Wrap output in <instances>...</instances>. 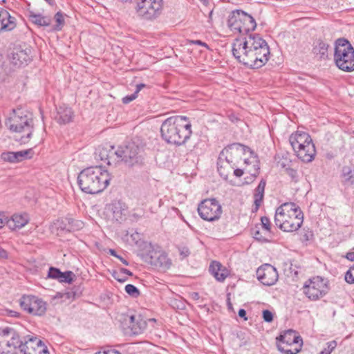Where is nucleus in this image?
I'll use <instances>...</instances> for the list:
<instances>
[{"mask_svg": "<svg viewBox=\"0 0 354 354\" xmlns=\"http://www.w3.org/2000/svg\"><path fill=\"white\" fill-rule=\"evenodd\" d=\"M233 56L250 68H259L269 60L270 48L259 34H250L243 39H236L232 44Z\"/></svg>", "mask_w": 354, "mask_h": 354, "instance_id": "obj_1", "label": "nucleus"}, {"mask_svg": "<svg viewBox=\"0 0 354 354\" xmlns=\"http://www.w3.org/2000/svg\"><path fill=\"white\" fill-rule=\"evenodd\" d=\"M95 158L107 165H117L123 162L127 167L142 166L144 164L143 149L134 141L120 145L117 149L113 145H106L99 147L95 152Z\"/></svg>", "mask_w": 354, "mask_h": 354, "instance_id": "obj_2", "label": "nucleus"}, {"mask_svg": "<svg viewBox=\"0 0 354 354\" xmlns=\"http://www.w3.org/2000/svg\"><path fill=\"white\" fill-rule=\"evenodd\" d=\"M160 133L166 142L180 146L189 139L192 133V124L186 116H171L162 123Z\"/></svg>", "mask_w": 354, "mask_h": 354, "instance_id": "obj_3", "label": "nucleus"}, {"mask_svg": "<svg viewBox=\"0 0 354 354\" xmlns=\"http://www.w3.org/2000/svg\"><path fill=\"white\" fill-rule=\"evenodd\" d=\"M110 180L109 172L98 166L84 169L77 176L80 189L89 194L102 192L109 185Z\"/></svg>", "mask_w": 354, "mask_h": 354, "instance_id": "obj_4", "label": "nucleus"}, {"mask_svg": "<svg viewBox=\"0 0 354 354\" xmlns=\"http://www.w3.org/2000/svg\"><path fill=\"white\" fill-rule=\"evenodd\" d=\"M304 214L294 203H284L275 212L274 223L281 230L295 232L302 225Z\"/></svg>", "mask_w": 354, "mask_h": 354, "instance_id": "obj_5", "label": "nucleus"}, {"mask_svg": "<svg viewBox=\"0 0 354 354\" xmlns=\"http://www.w3.org/2000/svg\"><path fill=\"white\" fill-rule=\"evenodd\" d=\"M250 149L240 143H232L225 147L220 153L218 161V171L224 179H227L228 174H225L223 169L226 165L230 166L231 169H234L241 159V155L245 154Z\"/></svg>", "mask_w": 354, "mask_h": 354, "instance_id": "obj_6", "label": "nucleus"}, {"mask_svg": "<svg viewBox=\"0 0 354 354\" xmlns=\"http://www.w3.org/2000/svg\"><path fill=\"white\" fill-rule=\"evenodd\" d=\"M334 62L340 70L345 72L354 71V48L344 38H339L335 41Z\"/></svg>", "mask_w": 354, "mask_h": 354, "instance_id": "obj_7", "label": "nucleus"}, {"mask_svg": "<svg viewBox=\"0 0 354 354\" xmlns=\"http://www.w3.org/2000/svg\"><path fill=\"white\" fill-rule=\"evenodd\" d=\"M6 127L12 132L27 131V136L21 138V142L26 143L32 137L33 120L31 115L21 109L13 110V113L6 121Z\"/></svg>", "mask_w": 354, "mask_h": 354, "instance_id": "obj_8", "label": "nucleus"}, {"mask_svg": "<svg viewBox=\"0 0 354 354\" xmlns=\"http://www.w3.org/2000/svg\"><path fill=\"white\" fill-rule=\"evenodd\" d=\"M227 24L232 30L243 35L254 30L257 27L253 17L241 10H236L230 13Z\"/></svg>", "mask_w": 354, "mask_h": 354, "instance_id": "obj_9", "label": "nucleus"}, {"mask_svg": "<svg viewBox=\"0 0 354 354\" xmlns=\"http://www.w3.org/2000/svg\"><path fill=\"white\" fill-rule=\"evenodd\" d=\"M163 10V0H136L135 12L145 21H153L158 18Z\"/></svg>", "mask_w": 354, "mask_h": 354, "instance_id": "obj_10", "label": "nucleus"}, {"mask_svg": "<svg viewBox=\"0 0 354 354\" xmlns=\"http://www.w3.org/2000/svg\"><path fill=\"white\" fill-rule=\"evenodd\" d=\"M303 292L311 301L324 297L330 290L328 280L320 276L308 279L303 286Z\"/></svg>", "mask_w": 354, "mask_h": 354, "instance_id": "obj_11", "label": "nucleus"}, {"mask_svg": "<svg viewBox=\"0 0 354 354\" xmlns=\"http://www.w3.org/2000/svg\"><path fill=\"white\" fill-rule=\"evenodd\" d=\"M278 350L284 354H297L301 348L302 338L293 330H286L277 337Z\"/></svg>", "mask_w": 354, "mask_h": 354, "instance_id": "obj_12", "label": "nucleus"}, {"mask_svg": "<svg viewBox=\"0 0 354 354\" xmlns=\"http://www.w3.org/2000/svg\"><path fill=\"white\" fill-rule=\"evenodd\" d=\"M22 340L12 328H0V354H15L19 349Z\"/></svg>", "mask_w": 354, "mask_h": 354, "instance_id": "obj_13", "label": "nucleus"}, {"mask_svg": "<svg viewBox=\"0 0 354 354\" xmlns=\"http://www.w3.org/2000/svg\"><path fill=\"white\" fill-rule=\"evenodd\" d=\"M198 212L202 219L213 222L220 218L222 207L216 199L207 198L198 205Z\"/></svg>", "mask_w": 354, "mask_h": 354, "instance_id": "obj_14", "label": "nucleus"}, {"mask_svg": "<svg viewBox=\"0 0 354 354\" xmlns=\"http://www.w3.org/2000/svg\"><path fill=\"white\" fill-rule=\"evenodd\" d=\"M19 305L24 311L35 316H42L46 311V303L32 295H24L19 299Z\"/></svg>", "mask_w": 354, "mask_h": 354, "instance_id": "obj_15", "label": "nucleus"}, {"mask_svg": "<svg viewBox=\"0 0 354 354\" xmlns=\"http://www.w3.org/2000/svg\"><path fill=\"white\" fill-rule=\"evenodd\" d=\"M257 277L265 286H272L278 280V272L277 269L270 264L262 265L257 270Z\"/></svg>", "mask_w": 354, "mask_h": 354, "instance_id": "obj_16", "label": "nucleus"}, {"mask_svg": "<svg viewBox=\"0 0 354 354\" xmlns=\"http://www.w3.org/2000/svg\"><path fill=\"white\" fill-rule=\"evenodd\" d=\"M19 351L23 354H49L47 347L37 337L22 341Z\"/></svg>", "mask_w": 354, "mask_h": 354, "instance_id": "obj_17", "label": "nucleus"}, {"mask_svg": "<svg viewBox=\"0 0 354 354\" xmlns=\"http://www.w3.org/2000/svg\"><path fill=\"white\" fill-rule=\"evenodd\" d=\"M145 261L158 269L166 270L171 266L167 255L159 251H149L145 257Z\"/></svg>", "mask_w": 354, "mask_h": 354, "instance_id": "obj_18", "label": "nucleus"}, {"mask_svg": "<svg viewBox=\"0 0 354 354\" xmlns=\"http://www.w3.org/2000/svg\"><path fill=\"white\" fill-rule=\"evenodd\" d=\"M30 49L15 48L10 56V62L16 66L20 67L27 65L28 62L31 60Z\"/></svg>", "mask_w": 354, "mask_h": 354, "instance_id": "obj_19", "label": "nucleus"}, {"mask_svg": "<svg viewBox=\"0 0 354 354\" xmlns=\"http://www.w3.org/2000/svg\"><path fill=\"white\" fill-rule=\"evenodd\" d=\"M312 141L310 136L304 131H297L295 133H292L289 138L290 144L294 151Z\"/></svg>", "mask_w": 354, "mask_h": 354, "instance_id": "obj_20", "label": "nucleus"}, {"mask_svg": "<svg viewBox=\"0 0 354 354\" xmlns=\"http://www.w3.org/2000/svg\"><path fill=\"white\" fill-rule=\"evenodd\" d=\"M295 152L297 153V157L303 162H309L314 159L316 150L315 145L312 141L307 145H304V147L297 148Z\"/></svg>", "mask_w": 354, "mask_h": 354, "instance_id": "obj_21", "label": "nucleus"}, {"mask_svg": "<svg viewBox=\"0 0 354 354\" xmlns=\"http://www.w3.org/2000/svg\"><path fill=\"white\" fill-rule=\"evenodd\" d=\"M129 328L133 335L142 333L147 328V321L140 314L131 315L129 318Z\"/></svg>", "mask_w": 354, "mask_h": 354, "instance_id": "obj_22", "label": "nucleus"}, {"mask_svg": "<svg viewBox=\"0 0 354 354\" xmlns=\"http://www.w3.org/2000/svg\"><path fill=\"white\" fill-rule=\"evenodd\" d=\"M244 162L246 164V167L244 170L250 174V176L245 178L246 182L248 183L249 182L254 181L259 175L260 164L257 157L256 156L252 158V161H250L248 159H245Z\"/></svg>", "mask_w": 354, "mask_h": 354, "instance_id": "obj_23", "label": "nucleus"}, {"mask_svg": "<svg viewBox=\"0 0 354 354\" xmlns=\"http://www.w3.org/2000/svg\"><path fill=\"white\" fill-rule=\"evenodd\" d=\"M209 271L220 282L223 281L229 275L227 269L218 261H212L211 263Z\"/></svg>", "mask_w": 354, "mask_h": 354, "instance_id": "obj_24", "label": "nucleus"}, {"mask_svg": "<svg viewBox=\"0 0 354 354\" xmlns=\"http://www.w3.org/2000/svg\"><path fill=\"white\" fill-rule=\"evenodd\" d=\"M29 221L28 214H14L11 218L8 217L7 225L12 230H16L24 227Z\"/></svg>", "mask_w": 354, "mask_h": 354, "instance_id": "obj_25", "label": "nucleus"}, {"mask_svg": "<svg viewBox=\"0 0 354 354\" xmlns=\"http://www.w3.org/2000/svg\"><path fill=\"white\" fill-rule=\"evenodd\" d=\"M27 16L32 24L39 27H48L51 24V18L49 16H44L41 13H35L32 10H28Z\"/></svg>", "mask_w": 354, "mask_h": 354, "instance_id": "obj_26", "label": "nucleus"}, {"mask_svg": "<svg viewBox=\"0 0 354 354\" xmlns=\"http://www.w3.org/2000/svg\"><path fill=\"white\" fill-rule=\"evenodd\" d=\"M15 27V18L11 17L7 10H0V32L12 30Z\"/></svg>", "mask_w": 354, "mask_h": 354, "instance_id": "obj_27", "label": "nucleus"}, {"mask_svg": "<svg viewBox=\"0 0 354 354\" xmlns=\"http://www.w3.org/2000/svg\"><path fill=\"white\" fill-rule=\"evenodd\" d=\"M73 117L72 109L65 105L59 106L57 109V115L56 119L59 124H66L70 122Z\"/></svg>", "mask_w": 354, "mask_h": 354, "instance_id": "obj_28", "label": "nucleus"}, {"mask_svg": "<svg viewBox=\"0 0 354 354\" xmlns=\"http://www.w3.org/2000/svg\"><path fill=\"white\" fill-rule=\"evenodd\" d=\"M266 185V181L264 179H261L259 182L257 187L254 189V198L255 210L257 211L260 207L264 196V191Z\"/></svg>", "mask_w": 354, "mask_h": 354, "instance_id": "obj_29", "label": "nucleus"}, {"mask_svg": "<svg viewBox=\"0 0 354 354\" xmlns=\"http://www.w3.org/2000/svg\"><path fill=\"white\" fill-rule=\"evenodd\" d=\"M342 182L347 187L354 184V169L345 166L342 168Z\"/></svg>", "mask_w": 354, "mask_h": 354, "instance_id": "obj_30", "label": "nucleus"}, {"mask_svg": "<svg viewBox=\"0 0 354 354\" xmlns=\"http://www.w3.org/2000/svg\"><path fill=\"white\" fill-rule=\"evenodd\" d=\"M328 44L323 41L319 40L313 48V53L320 59H325L328 57Z\"/></svg>", "mask_w": 354, "mask_h": 354, "instance_id": "obj_31", "label": "nucleus"}, {"mask_svg": "<svg viewBox=\"0 0 354 354\" xmlns=\"http://www.w3.org/2000/svg\"><path fill=\"white\" fill-rule=\"evenodd\" d=\"M64 230L67 231H77L82 229L84 226V223L80 220H75L73 218H66Z\"/></svg>", "mask_w": 354, "mask_h": 354, "instance_id": "obj_32", "label": "nucleus"}, {"mask_svg": "<svg viewBox=\"0 0 354 354\" xmlns=\"http://www.w3.org/2000/svg\"><path fill=\"white\" fill-rule=\"evenodd\" d=\"M55 24L53 26L52 30L55 31H60L65 24L64 15L59 11L54 16Z\"/></svg>", "mask_w": 354, "mask_h": 354, "instance_id": "obj_33", "label": "nucleus"}, {"mask_svg": "<svg viewBox=\"0 0 354 354\" xmlns=\"http://www.w3.org/2000/svg\"><path fill=\"white\" fill-rule=\"evenodd\" d=\"M15 153L17 155V161L19 162L23 161L24 160L30 158L33 152L32 149H29L26 150L15 151Z\"/></svg>", "mask_w": 354, "mask_h": 354, "instance_id": "obj_34", "label": "nucleus"}, {"mask_svg": "<svg viewBox=\"0 0 354 354\" xmlns=\"http://www.w3.org/2000/svg\"><path fill=\"white\" fill-rule=\"evenodd\" d=\"M1 158L5 162L11 163L18 162L16 153L14 151L3 152L1 153Z\"/></svg>", "mask_w": 354, "mask_h": 354, "instance_id": "obj_35", "label": "nucleus"}, {"mask_svg": "<svg viewBox=\"0 0 354 354\" xmlns=\"http://www.w3.org/2000/svg\"><path fill=\"white\" fill-rule=\"evenodd\" d=\"M124 290L129 296L133 298H137L140 295L138 288L132 284L126 285Z\"/></svg>", "mask_w": 354, "mask_h": 354, "instance_id": "obj_36", "label": "nucleus"}, {"mask_svg": "<svg viewBox=\"0 0 354 354\" xmlns=\"http://www.w3.org/2000/svg\"><path fill=\"white\" fill-rule=\"evenodd\" d=\"M75 275L72 271L62 272L58 281L61 283H71L73 281V277Z\"/></svg>", "mask_w": 354, "mask_h": 354, "instance_id": "obj_37", "label": "nucleus"}, {"mask_svg": "<svg viewBox=\"0 0 354 354\" xmlns=\"http://www.w3.org/2000/svg\"><path fill=\"white\" fill-rule=\"evenodd\" d=\"M112 211L113 214V217L118 221L119 219L122 218V209L120 203H115L112 205Z\"/></svg>", "mask_w": 354, "mask_h": 354, "instance_id": "obj_38", "label": "nucleus"}, {"mask_svg": "<svg viewBox=\"0 0 354 354\" xmlns=\"http://www.w3.org/2000/svg\"><path fill=\"white\" fill-rule=\"evenodd\" d=\"M62 272H61L59 269L50 267L48 270V277L58 280L60 275L62 274Z\"/></svg>", "mask_w": 354, "mask_h": 354, "instance_id": "obj_39", "label": "nucleus"}, {"mask_svg": "<svg viewBox=\"0 0 354 354\" xmlns=\"http://www.w3.org/2000/svg\"><path fill=\"white\" fill-rule=\"evenodd\" d=\"M345 280L348 283H354V264L350 267L345 274Z\"/></svg>", "mask_w": 354, "mask_h": 354, "instance_id": "obj_40", "label": "nucleus"}, {"mask_svg": "<svg viewBox=\"0 0 354 354\" xmlns=\"http://www.w3.org/2000/svg\"><path fill=\"white\" fill-rule=\"evenodd\" d=\"M286 174L290 177L291 180L295 183L299 180L298 174L297 170L288 167L286 169Z\"/></svg>", "mask_w": 354, "mask_h": 354, "instance_id": "obj_41", "label": "nucleus"}, {"mask_svg": "<svg viewBox=\"0 0 354 354\" xmlns=\"http://www.w3.org/2000/svg\"><path fill=\"white\" fill-rule=\"evenodd\" d=\"M261 225L266 233L270 232V219L266 216H262L261 218Z\"/></svg>", "mask_w": 354, "mask_h": 354, "instance_id": "obj_42", "label": "nucleus"}, {"mask_svg": "<svg viewBox=\"0 0 354 354\" xmlns=\"http://www.w3.org/2000/svg\"><path fill=\"white\" fill-rule=\"evenodd\" d=\"M178 251H179L181 259H183L187 257L190 254V251H189V248L185 246L178 248Z\"/></svg>", "mask_w": 354, "mask_h": 354, "instance_id": "obj_43", "label": "nucleus"}, {"mask_svg": "<svg viewBox=\"0 0 354 354\" xmlns=\"http://www.w3.org/2000/svg\"><path fill=\"white\" fill-rule=\"evenodd\" d=\"M263 318L266 322H271L273 320V315L269 310H264L263 311Z\"/></svg>", "mask_w": 354, "mask_h": 354, "instance_id": "obj_44", "label": "nucleus"}, {"mask_svg": "<svg viewBox=\"0 0 354 354\" xmlns=\"http://www.w3.org/2000/svg\"><path fill=\"white\" fill-rule=\"evenodd\" d=\"M138 97L137 92H135L132 93L131 95H127L122 98V102L124 104H129V102H132L135 99H136Z\"/></svg>", "mask_w": 354, "mask_h": 354, "instance_id": "obj_45", "label": "nucleus"}, {"mask_svg": "<svg viewBox=\"0 0 354 354\" xmlns=\"http://www.w3.org/2000/svg\"><path fill=\"white\" fill-rule=\"evenodd\" d=\"M109 254H110L111 255H112V256H113V257H115L118 258V259H120V261H121L123 264H124L125 266H128V265H129V262H128L126 259H124L122 257H121V256L118 255V254H117V252H115V250H113V249H110V250H109Z\"/></svg>", "mask_w": 354, "mask_h": 354, "instance_id": "obj_46", "label": "nucleus"}, {"mask_svg": "<svg viewBox=\"0 0 354 354\" xmlns=\"http://www.w3.org/2000/svg\"><path fill=\"white\" fill-rule=\"evenodd\" d=\"M253 234H254V239H256L257 240L261 241H267V239L265 238L264 236H263L259 230L254 231L253 232Z\"/></svg>", "mask_w": 354, "mask_h": 354, "instance_id": "obj_47", "label": "nucleus"}, {"mask_svg": "<svg viewBox=\"0 0 354 354\" xmlns=\"http://www.w3.org/2000/svg\"><path fill=\"white\" fill-rule=\"evenodd\" d=\"M8 216L3 214H0V229L2 228L5 225H7Z\"/></svg>", "mask_w": 354, "mask_h": 354, "instance_id": "obj_48", "label": "nucleus"}, {"mask_svg": "<svg viewBox=\"0 0 354 354\" xmlns=\"http://www.w3.org/2000/svg\"><path fill=\"white\" fill-rule=\"evenodd\" d=\"M328 347L326 348L327 351H330V353L336 347L337 343L335 341H331L327 343Z\"/></svg>", "mask_w": 354, "mask_h": 354, "instance_id": "obj_49", "label": "nucleus"}, {"mask_svg": "<svg viewBox=\"0 0 354 354\" xmlns=\"http://www.w3.org/2000/svg\"><path fill=\"white\" fill-rule=\"evenodd\" d=\"M95 354H120V353L114 349H109L107 351H104L103 352L99 351V352L96 353Z\"/></svg>", "mask_w": 354, "mask_h": 354, "instance_id": "obj_50", "label": "nucleus"}, {"mask_svg": "<svg viewBox=\"0 0 354 354\" xmlns=\"http://www.w3.org/2000/svg\"><path fill=\"white\" fill-rule=\"evenodd\" d=\"M131 238L132 239V241L138 244L140 239V234L138 232L133 233L131 235Z\"/></svg>", "mask_w": 354, "mask_h": 354, "instance_id": "obj_51", "label": "nucleus"}, {"mask_svg": "<svg viewBox=\"0 0 354 354\" xmlns=\"http://www.w3.org/2000/svg\"><path fill=\"white\" fill-rule=\"evenodd\" d=\"M238 315L240 317L243 318L245 321L248 320V317H246V311L245 310L241 308L239 310Z\"/></svg>", "mask_w": 354, "mask_h": 354, "instance_id": "obj_52", "label": "nucleus"}, {"mask_svg": "<svg viewBox=\"0 0 354 354\" xmlns=\"http://www.w3.org/2000/svg\"><path fill=\"white\" fill-rule=\"evenodd\" d=\"M113 277H114V278H115L117 281H120V282H122H122H124V281L127 280V277H120V276H119V273H115V274H113Z\"/></svg>", "mask_w": 354, "mask_h": 354, "instance_id": "obj_53", "label": "nucleus"}, {"mask_svg": "<svg viewBox=\"0 0 354 354\" xmlns=\"http://www.w3.org/2000/svg\"><path fill=\"white\" fill-rule=\"evenodd\" d=\"M8 257L7 252L0 247V259H6Z\"/></svg>", "mask_w": 354, "mask_h": 354, "instance_id": "obj_54", "label": "nucleus"}, {"mask_svg": "<svg viewBox=\"0 0 354 354\" xmlns=\"http://www.w3.org/2000/svg\"><path fill=\"white\" fill-rule=\"evenodd\" d=\"M234 174L236 176V177H241L242 176V175L243 174V169H235L234 170Z\"/></svg>", "mask_w": 354, "mask_h": 354, "instance_id": "obj_55", "label": "nucleus"}, {"mask_svg": "<svg viewBox=\"0 0 354 354\" xmlns=\"http://www.w3.org/2000/svg\"><path fill=\"white\" fill-rule=\"evenodd\" d=\"M120 273L125 274L129 276L133 275V273L130 270H129L128 269H126V268H123L120 270Z\"/></svg>", "mask_w": 354, "mask_h": 354, "instance_id": "obj_56", "label": "nucleus"}, {"mask_svg": "<svg viewBox=\"0 0 354 354\" xmlns=\"http://www.w3.org/2000/svg\"><path fill=\"white\" fill-rule=\"evenodd\" d=\"M346 257L348 260L354 261V251L348 252L346 255Z\"/></svg>", "mask_w": 354, "mask_h": 354, "instance_id": "obj_57", "label": "nucleus"}, {"mask_svg": "<svg viewBox=\"0 0 354 354\" xmlns=\"http://www.w3.org/2000/svg\"><path fill=\"white\" fill-rule=\"evenodd\" d=\"M146 87V84H138L136 85V89L135 91V92H137V94L141 91V89H142L143 88Z\"/></svg>", "mask_w": 354, "mask_h": 354, "instance_id": "obj_58", "label": "nucleus"}, {"mask_svg": "<svg viewBox=\"0 0 354 354\" xmlns=\"http://www.w3.org/2000/svg\"><path fill=\"white\" fill-rule=\"evenodd\" d=\"M194 43L200 46H207V44L201 40H196L194 41Z\"/></svg>", "mask_w": 354, "mask_h": 354, "instance_id": "obj_59", "label": "nucleus"}, {"mask_svg": "<svg viewBox=\"0 0 354 354\" xmlns=\"http://www.w3.org/2000/svg\"><path fill=\"white\" fill-rule=\"evenodd\" d=\"M9 313L11 317H17L19 315V313L13 310H10Z\"/></svg>", "mask_w": 354, "mask_h": 354, "instance_id": "obj_60", "label": "nucleus"}, {"mask_svg": "<svg viewBox=\"0 0 354 354\" xmlns=\"http://www.w3.org/2000/svg\"><path fill=\"white\" fill-rule=\"evenodd\" d=\"M319 354H330V351H327L326 349H324V351H321Z\"/></svg>", "mask_w": 354, "mask_h": 354, "instance_id": "obj_61", "label": "nucleus"}, {"mask_svg": "<svg viewBox=\"0 0 354 354\" xmlns=\"http://www.w3.org/2000/svg\"><path fill=\"white\" fill-rule=\"evenodd\" d=\"M49 5H53L55 1L53 0H45Z\"/></svg>", "mask_w": 354, "mask_h": 354, "instance_id": "obj_62", "label": "nucleus"}, {"mask_svg": "<svg viewBox=\"0 0 354 354\" xmlns=\"http://www.w3.org/2000/svg\"><path fill=\"white\" fill-rule=\"evenodd\" d=\"M193 295H194V298L198 299L199 297V295L198 292H194Z\"/></svg>", "mask_w": 354, "mask_h": 354, "instance_id": "obj_63", "label": "nucleus"}, {"mask_svg": "<svg viewBox=\"0 0 354 354\" xmlns=\"http://www.w3.org/2000/svg\"><path fill=\"white\" fill-rule=\"evenodd\" d=\"M227 306H228V308L229 309H232V304L230 303V301H228V302H227Z\"/></svg>", "mask_w": 354, "mask_h": 354, "instance_id": "obj_64", "label": "nucleus"}]
</instances>
